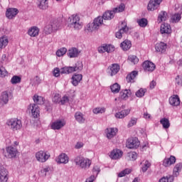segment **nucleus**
<instances>
[{"instance_id":"25","label":"nucleus","mask_w":182,"mask_h":182,"mask_svg":"<svg viewBox=\"0 0 182 182\" xmlns=\"http://www.w3.org/2000/svg\"><path fill=\"white\" fill-rule=\"evenodd\" d=\"M105 132L107 139H110L117 134L118 129L117 128H107Z\"/></svg>"},{"instance_id":"60","label":"nucleus","mask_w":182,"mask_h":182,"mask_svg":"<svg viewBox=\"0 0 182 182\" xmlns=\"http://www.w3.org/2000/svg\"><path fill=\"white\" fill-rule=\"evenodd\" d=\"M51 26H55V28H54V32L55 31H58V29H60V24H59L58 22H54V23H51Z\"/></svg>"},{"instance_id":"59","label":"nucleus","mask_w":182,"mask_h":182,"mask_svg":"<svg viewBox=\"0 0 182 182\" xmlns=\"http://www.w3.org/2000/svg\"><path fill=\"white\" fill-rule=\"evenodd\" d=\"M68 102H69V98L66 96H64L61 98L60 101V105H65V103H68Z\"/></svg>"},{"instance_id":"27","label":"nucleus","mask_w":182,"mask_h":182,"mask_svg":"<svg viewBox=\"0 0 182 182\" xmlns=\"http://www.w3.org/2000/svg\"><path fill=\"white\" fill-rule=\"evenodd\" d=\"M182 170V163H178L175 165L173 169V176L178 177L180 176V171Z\"/></svg>"},{"instance_id":"29","label":"nucleus","mask_w":182,"mask_h":182,"mask_svg":"<svg viewBox=\"0 0 182 182\" xmlns=\"http://www.w3.org/2000/svg\"><path fill=\"white\" fill-rule=\"evenodd\" d=\"M8 102H9V95L8 94V92H3L0 98V103L1 106L6 105Z\"/></svg>"},{"instance_id":"10","label":"nucleus","mask_w":182,"mask_h":182,"mask_svg":"<svg viewBox=\"0 0 182 182\" xmlns=\"http://www.w3.org/2000/svg\"><path fill=\"white\" fill-rule=\"evenodd\" d=\"M140 146V141L139 139L134 137V138H129L127 140V149H137Z\"/></svg>"},{"instance_id":"61","label":"nucleus","mask_w":182,"mask_h":182,"mask_svg":"<svg viewBox=\"0 0 182 182\" xmlns=\"http://www.w3.org/2000/svg\"><path fill=\"white\" fill-rule=\"evenodd\" d=\"M143 117L146 120H151V114H149V112H144Z\"/></svg>"},{"instance_id":"56","label":"nucleus","mask_w":182,"mask_h":182,"mask_svg":"<svg viewBox=\"0 0 182 182\" xmlns=\"http://www.w3.org/2000/svg\"><path fill=\"white\" fill-rule=\"evenodd\" d=\"M8 76V71L4 67H0V77Z\"/></svg>"},{"instance_id":"32","label":"nucleus","mask_w":182,"mask_h":182,"mask_svg":"<svg viewBox=\"0 0 182 182\" xmlns=\"http://www.w3.org/2000/svg\"><path fill=\"white\" fill-rule=\"evenodd\" d=\"M80 53V51H79L77 48H73L69 50L68 53V55L69 56V58H77Z\"/></svg>"},{"instance_id":"9","label":"nucleus","mask_w":182,"mask_h":182,"mask_svg":"<svg viewBox=\"0 0 182 182\" xmlns=\"http://www.w3.org/2000/svg\"><path fill=\"white\" fill-rule=\"evenodd\" d=\"M65 126H66V121L63 119H57L50 124V127L53 130H60Z\"/></svg>"},{"instance_id":"52","label":"nucleus","mask_w":182,"mask_h":182,"mask_svg":"<svg viewBox=\"0 0 182 182\" xmlns=\"http://www.w3.org/2000/svg\"><path fill=\"white\" fill-rule=\"evenodd\" d=\"M176 85L182 86V74L178 75L175 78Z\"/></svg>"},{"instance_id":"33","label":"nucleus","mask_w":182,"mask_h":182,"mask_svg":"<svg viewBox=\"0 0 182 182\" xmlns=\"http://www.w3.org/2000/svg\"><path fill=\"white\" fill-rule=\"evenodd\" d=\"M141 172L146 173V171H147V170H149V168H150L151 166V164L149 161L146 160L141 163Z\"/></svg>"},{"instance_id":"64","label":"nucleus","mask_w":182,"mask_h":182,"mask_svg":"<svg viewBox=\"0 0 182 182\" xmlns=\"http://www.w3.org/2000/svg\"><path fill=\"white\" fill-rule=\"evenodd\" d=\"M83 146V142H77V144H75V149H82Z\"/></svg>"},{"instance_id":"16","label":"nucleus","mask_w":182,"mask_h":182,"mask_svg":"<svg viewBox=\"0 0 182 182\" xmlns=\"http://www.w3.org/2000/svg\"><path fill=\"white\" fill-rule=\"evenodd\" d=\"M122 156L123 151H122L120 149H114L109 154V157L112 159V160H119V159H122Z\"/></svg>"},{"instance_id":"30","label":"nucleus","mask_w":182,"mask_h":182,"mask_svg":"<svg viewBox=\"0 0 182 182\" xmlns=\"http://www.w3.org/2000/svg\"><path fill=\"white\" fill-rule=\"evenodd\" d=\"M8 43H9V39L8 38V36H3L0 38V48L4 49V48H6L8 46Z\"/></svg>"},{"instance_id":"24","label":"nucleus","mask_w":182,"mask_h":182,"mask_svg":"<svg viewBox=\"0 0 182 182\" xmlns=\"http://www.w3.org/2000/svg\"><path fill=\"white\" fill-rule=\"evenodd\" d=\"M175 163L176 156H171L169 158H166L164 159L163 166H164V167H170V166H172V164H174Z\"/></svg>"},{"instance_id":"62","label":"nucleus","mask_w":182,"mask_h":182,"mask_svg":"<svg viewBox=\"0 0 182 182\" xmlns=\"http://www.w3.org/2000/svg\"><path fill=\"white\" fill-rule=\"evenodd\" d=\"M147 149H149V143L148 142H144L141 145V150H142V151H144V150H147Z\"/></svg>"},{"instance_id":"20","label":"nucleus","mask_w":182,"mask_h":182,"mask_svg":"<svg viewBox=\"0 0 182 182\" xmlns=\"http://www.w3.org/2000/svg\"><path fill=\"white\" fill-rule=\"evenodd\" d=\"M143 68L146 72H153L156 69V65L150 61H145L143 63Z\"/></svg>"},{"instance_id":"31","label":"nucleus","mask_w":182,"mask_h":182,"mask_svg":"<svg viewBox=\"0 0 182 182\" xmlns=\"http://www.w3.org/2000/svg\"><path fill=\"white\" fill-rule=\"evenodd\" d=\"M75 120L80 124L85 123V120H86L85 115H83V114L80 112H75Z\"/></svg>"},{"instance_id":"23","label":"nucleus","mask_w":182,"mask_h":182,"mask_svg":"<svg viewBox=\"0 0 182 182\" xmlns=\"http://www.w3.org/2000/svg\"><path fill=\"white\" fill-rule=\"evenodd\" d=\"M169 104L171 106H180V97L173 95L169 97Z\"/></svg>"},{"instance_id":"3","label":"nucleus","mask_w":182,"mask_h":182,"mask_svg":"<svg viewBox=\"0 0 182 182\" xmlns=\"http://www.w3.org/2000/svg\"><path fill=\"white\" fill-rule=\"evenodd\" d=\"M74 163L78 166L80 168H89L90 167V164H92V161L87 159L85 158L82 156H78L75 158Z\"/></svg>"},{"instance_id":"22","label":"nucleus","mask_w":182,"mask_h":182,"mask_svg":"<svg viewBox=\"0 0 182 182\" xmlns=\"http://www.w3.org/2000/svg\"><path fill=\"white\" fill-rule=\"evenodd\" d=\"M161 33L170 35L171 33V26L167 23H162L161 25Z\"/></svg>"},{"instance_id":"48","label":"nucleus","mask_w":182,"mask_h":182,"mask_svg":"<svg viewBox=\"0 0 182 182\" xmlns=\"http://www.w3.org/2000/svg\"><path fill=\"white\" fill-rule=\"evenodd\" d=\"M92 112L95 114H100L105 113L106 112V108L105 107H97V108H95L92 110Z\"/></svg>"},{"instance_id":"17","label":"nucleus","mask_w":182,"mask_h":182,"mask_svg":"<svg viewBox=\"0 0 182 182\" xmlns=\"http://www.w3.org/2000/svg\"><path fill=\"white\" fill-rule=\"evenodd\" d=\"M114 50V47L112 45H103L98 48L99 53H105V52H107V53H110V52H113Z\"/></svg>"},{"instance_id":"35","label":"nucleus","mask_w":182,"mask_h":182,"mask_svg":"<svg viewBox=\"0 0 182 182\" xmlns=\"http://www.w3.org/2000/svg\"><path fill=\"white\" fill-rule=\"evenodd\" d=\"M137 71H132L130 74L127 76V81L128 83L134 82V79H136V76H137Z\"/></svg>"},{"instance_id":"43","label":"nucleus","mask_w":182,"mask_h":182,"mask_svg":"<svg viewBox=\"0 0 182 182\" xmlns=\"http://www.w3.org/2000/svg\"><path fill=\"white\" fill-rule=\"evenodd\" d=\"M110 89L112 93H119L120 92V85L116 82L110 86Z\"/></svg>"},{"instance_id":"46","label":"nucleus","mask_w":182,"mask_h":182,"mask_svg":"<svg viewBox=\"0 0 182 182\" xmlns=\"http://www.w3.org/2000/svg\"><path fill=\"white\" fill-rule=\"evenodd\" d=\"M181 19V14H175L171 16V21L173 23H177Z\"/></svg>"},{"instance_id":"37","label":"nucleus","mask_w":182,"mask_h":182,"mask_svg":"<svg viewBox=\"0 0 182 182\" xmlns=\"http://www.w3.org/2000/svg\"><path fill=\"white\" fill-rule=\"evenodd\" d=\"M38 6L39 9H48V0H38Z\"/></svg>"},{"instance_id":"41","label":"nucleus","mask_w":182,"mask_h":182,"mask_svg":"<svg viewBox=\"0 0 182 182\" xmlns=\"http://www.w3.org/2000/svg\"><path fill=\"white\" fill-rule=\"evenodd\" d=\"M174 176L171 175H168L161 178L159 182H173Z\"/></svg>"},{"instance_id":"15","label":"nucleus","mask_w":182,"mask_h":182,"mask_svg":"<svg viewBox=\"0 0 182 182\" xmlns=\"http://www.w3.org/2000/svg\"><path fill=\"white\" fill-rule=\"evenodd\" d=\"M161 4V0H150L148 4V11H156Z\"/></svg>"},{"instance_id":"36","label":"nucleus","mask_w":182,"mask_h":182,"mask_svg":"<svg viewBox=\"0 0 182 182\" xmlns=\"http://www.w3.org/2000/svg\"><path fill=\"white\" fill-rule=\"evenodd\" d=\"M33 100L34 103H37V105H43L45 103V99L38 95H35Z\"/></svg>"},{"instance_id":"28","label":"nucleus","mask_w":182,"mask_h":182,"mask_svg":"<svg viewBox=\"0 0 182 182\" xmlns=\"http://www.w3.org/2000/svg\"><path fill=\"white\" fill-rule=\"evenodd\" d=\"M83 76L80 74H75L74 75H73L72 77V85H73V86H77V85H79V83H80V81L82 80Z\"/></svg>"},{"instance_id":"26","label":"nucleus","mask_w":182,"mask_h":182,"mask_svg":"<svg viewBox=\"0 0 182 182\" xmlns=\"http://www.w3.org/2000/svg\"><path fill=\"white\" fill-rule=\"evenodd\" d=\"M155 49L156 52H161V53H164L166 49H167V44L163 42H160L156 44Z\"/></svg>"},{"instance_id":"7","label":"nucleus","mask_w":182,"mask_h":182,"mask_svg":"<svg viewBox=\"0 0 182 182\" xmlns=\"http://www.w3.org/2000/svg\"><path fill=\"white\" fill-rule=\"evenodd\" d=\"M28 111L34 119H38L41 114V109L36 104H30L28 107Z\"/></svg>"},{"instance_id":"54","label":"nucleus","mask_w":182,"mask_h":182,"mask_svg":"<svg viewBox=\"0 0 182 182\" xmlns=\"http://www.w3.org/2000/svg\"><path fill=\"white\" fill-rule=\"evenodd\" d=\"M49 171H50V168L46 167L41 170V171L39 172V174L42 177H45L46 176V173H49Z\"/></svg>"},{"instance_id":"51","label":"nucleus","mask_w":182,"mask_h":182,"mask_svg":"<svg viewBox=\"0 0 182 182\" xmlns=\"http://www.w3.org/2000/svg\"><path fill=\"white\" fill-rule=\"evenodd\" d=\"M60 100H61L60 95L55 94L53 97V103L60 105Z\"/></svg>"},{"instance_id":"49","label":"nucleus","mask_w":182,"mask_h":182,"mask_svg":"<svg viewBox=\"0 0 182 182\" xmlns=\"http://www.w3.org/2000/svg\"><path fill=\"white\" fill-rule=\"evenodd\" d=\"M66 52H68V50L66 49V48H62L58 50H57L56 55L57 56L60 58V56H63V55H65Z\"/></svg>"},{"instance_id":"6","label":"nucleus","mask_w":182,"mask_h":182,"mask_svg":"<svg viewBox=\"0 0 182 182\" xmlns=\"http://www.w3.org/2000/svg\"><path fill=\"white\" fill-rule=\"evenodd\" d=\"M83 69V65L80 63H77L76 64L75 67H64L60 70L61 74H69V73H73V72H76L77 70H82Z\"/></svg>"},{"instance_id":"50","label":"nucleus","mask_w":182,"mask_h":182,"mask_svg":"<svg viewBox=\"0 0 182 182\" xmlns=\"http://www.w3.org/2000/svg\"><path fill=\"white\" fill-rule=\"evenodd\" d=\"M136 123H137V118L132 117L127 124V127H133V126H136Z\"/></svg>"},{"instance_id":"55","label":"nucleus","mask_w":182,"mask_h":182,"mask_svg":"<svg viewBox=\"0 0 182 182\" xmlns=\"http://www.w3.org/2000/svg\"><path fill=\"white\" fill-rule=\"evenodd\" d=\"M128 157L132 161H134L137 159V153L133 151L128 153Z\"/></svg>"},{"instance_id":"19","label":"nucleus","mask_w":182,"mask_h":182,"mask_svg":"<svg viewBox=\"0 0 182 182\" xmlns=\"http://www.w3.org/2000/svg\"><path fill=\"white\" fill-rule=\"evenodd\" d=\"M40 29L38 28V26H31L30 28H28L27 33L28 36H31V38H36V36H38Z\"/></svg>"},{"instance_id":"58","label":"nucleus","mask_w":182,"mask_h":182,"mask_svg":"<svg viewBox=\"0 0 182 182\" xmlns=\"http://www.w3.org/2000/svg\"><path fill=\"white\" fill-rule=\"evenodd\" d=\"M53 75V76H55V77H59V76L60 75V70H59V68H55Z\"/></svg>"},{"instance_id":"38","label":"nucleus","mask_w":182,"mask_h":182,"mask_svg":"<svg viewBox=\"0 0 182 182\" xmlns=\"http://www.w3.org/2000/svg\"><path fill=\"white\" fill-rule=\"evenodd\" d=\"M132 95V91L130 90H122L120 92V97L121 99H124L126 100Z\"/></svg>"},{"instance_id":"1","label":"nucleus","mask_w":182,"mask_h":182,"mask_svg":"<svg viewBox=\"0 0 182 182\" xmlns=\"http://www.w3.org/2000/svg\"><path fill=\"white\" fill-rule=\"evenodd\" d=\"M126 6L124 4H121L119 6L113 9L112 11H107L104 13L102 16H98L94 19L92 23H90L86 26V31L87 32H95L97 31L100 26L103 25V19L105 21H110L114 18V14H119V12H123Z\"/></svg>"},{"instance_id":"39","label":"nucleus","mask_w":182,"mask_h":182,"mask_svg":"<svg viewBox=\"0 0 182 182\" xmlns=\"http://www.w3.org/2000/svg\"><path fill=\"white\" fill-rule=\"evenodd\" d=\"M168 16H167V12L161 11L158 16V21L163 22L164 21H167Z\"/></svg>"},{"instance_id":"47","label":"nucleus","mask_w":182,"mask_h":182,"mask_svg":"<svg viewBox=\"0 0 182 182\" xmlns=\"http://www.w3.org/2000/svg\"><path fill=\"white\" fill-rule=\"evenodd\" d=\"M146 92H147L146 89L140 88L138 91L136 92V97H143L144 95H146Z\"/></svg>"},{"instance_id":"34","label":"nucleus","mask_w":182,"mask_h":182,"mask_svg":"<svg viewBox=\"0 0 182 182\" xmlns=\"http://www.w3.org/2000/svg\"><path fill=\"white\" fill-rule=\"evenodd\" d=\"M120 47L122 50H129L132 48V42L129 40H125L121 43Z\"/></svg>"},{"instance_id":"21","label":"nucleus","mask_w":182,"mask_h":182,"mask_svg":"<svg viewBox=\"0 0 182 182\" xmlns=\"http://www.w3.org/2000/svg\"><path fill=\"white\" fill-rule=\"evenodd\" d=\"M131 109L128 108L127 109L122 110L115 114L114 117L116 119H124L126 116H129L130 114Z\"/></svg>"},{"instance_id":"40","label":"nucleus","mask_w":182,"mask_h":182,"mask_svg":"<svg viewBox=\"0 0 182 182\" xmlns=\"http://www.w3.org/2000/svg\"><path fill=\"white\" fill-rule=\"evenodd\" d=\"M160 123L164 129H168L170 127V121L167 118L161 119Z\"/></svg>"},{"instance_id":"42","label":"nucleus","mask_w":182,"mask_h":182,"mask_svg":"<svg viewBox=\"0 0 182 182\" xmlns=\"http://www.w3.org/2000/svg\"><path fill=\"white\" fill-rule=\"evenodd\" d=\"M22 80V78L20 76L18 75H14L10 82L11 85H18V83H21V81Z\"/></svg>"},{"instance_id":"18","label":"nucleus","mask_w":182,"mask_h":182,"mask_svg":"<svg viewBox=\"0 0 182 182\" xmlns=\"http://www.w3.org/2000/svg\"><path fill=\"white\" fill-rule=\"evenodd\" d=\"M18 9L10 8L6 10V16L8 19H14L18 15Z\"/></svg>"},{"instance_id":"8","label":"nucleus","mask_w":182,"mask_h":182,"mask_svg":"<svg viewBox=\"0 0 182 182\" xmlns=\"http://www.w3.org/2000/svg\"><path fill=\"white\" fill-rule=\"evenodd\" d=\"M9 178V172L8 169L0 164V182H7Z\"/></svg>"},{"instance_id":"63","label":"nucleus","mask_w":182,"mask_h":182,"mask_svg":"<svg viewBox=\"0 0 182 182\" xmlns=\"http://www.w3.org/2000/svg\"><path fill=\"white\" fill-rule=\"evenodd\" d=\"M95 180H96V176L95 175H92L85 181V182H93Z\"/></svg>"},{"instance_id":"45","label":"nucleus","mask_w":182,"mask_h":182,"mask_svg":"<svg viewBox=\"0 0 182 182\" xmlns=\"http://www.w3.org/2000/svg\"><path fill=\"white\" fill-rule=\"evenodd\" d=\"M137 23L141 28H146L147 26L148 21L146 18H140L137 20Z\"/></svg>"},{"instance_id":"11","label":"nucleus","mask_w":182,"mask_h":182,"mask_svg":"<svg viewBox=\"0 0 182 182\" xmlns=\"http://www.w3.org/2000/svg\"><path fill=\"white\" fill-rule=\"evenodd\" d=\"M122 26H123L121 28V29L115 34L116 38H117L118 39H122V38L126 36L129 31V27L127 26L126 22H122Z\"/></svg>"},{"instance_id":"57","label":"nucleus","mask_w":182,"mask_h":182,"mask_svg":"<svg viewBox=\"0 0 182 182\" xmlns=\"http://www.w3.org/2000/svg\"><path fill=\"white\" fill-rule=\"evenodd\" d=\"M46 29H47L48 33H52V32H55L54 29H56V28L55 26L53 27L51 24H49L46 27Z\"/></svg>"},{"instance_id":"44","label":"nucleus","mask_w":182,"mask_h":182,"mask_svg":"<svg viewBox=\"0 0 182 182\" xmlns=\"http://www.w3.org/2000/svg\"><path fill=\"white\" fill-rule=\"evenodd\" d=\"M128 62L132 65H136V63H139V58L136 55H129L128 57Z\"/></svg>"},{"instance_id":"12","label":"nucleus","mask_w":182,"mask_h":182,"mask_svg":"<svg viewBox=\"0 0 182 182\" xmlns=\"http://www.w3.org/2000/svg\"><path fill=\"white\" fill-rule=\"evenodd\" d=\"M55 160L57 164H68L69 163V156L65 153H62Z\"/></svg>"},{"instance_id":"4","label":"nucleus","mask_w":182,"mask_h":182,"mask_svg":"<svg viewBox=\"0 0 182 182\" xmlns=\"http://www.w3.org/2000/svg\"><path fill=\"white\" fill-rule=\"evenodd\" d=\"M71 26L76 31H79L83 28V23L80 21V17L76 14H73L70 18Z\"/></svg>"},{"instance_id":"5","label":"nucleus","mask_w":182,"mask_h":182,"mask_svg":"<svg viewBox=\"0 0 182 182\" xmlns=\"http://www.w3.org/2000/svg\"><path fill=\"white\" fill-rule=\"evenodd\" d=\"M35 157L37 161H39V163H46V161H48V160H49V157H50V154H49V152L48 151H39L36 153Z\"/></svg>"},{"instance_id":"13","label":"nucleus","mask_w":182,"mask_h":182,"mask_svg":"<svg viewBox=\"0 0 182 182\" xmlns=\"http://www.w3.org/2000/svg\"><path fill=\"white\" fill-rule=\"evenodd\" d=\"M7 155H5L8 159H14V157H16V154H18V149L15 146H8L6 149Z\"/></svg>"},{"instance_id":"2","label":"nucleus","mask_w":182,"mask_h":182,"mask_svg":"<svg viewBox=\"0 0 182 182\" xmlns=\"http://www.w3.org/2000/svg\"><path fill=\"white\" fill-rule=\"evenodd\" d=\"M6 124L13 132H18V130L22 129V121L18 118L7 119Z\"/></svg>"},{"instance_id":"14","label":"nucleus","mask_w":182,"mask_h":182,"mask_svg":"<svg viewBox=\"0 0 182 182\" xmlns=\"http://www.w3.org/2000/svg\"><path fill=\"white\" fill-rule=\"evenodd\" d=\"M119 70L120 66L118 64H112L108 67L107 72L109 76H114V75H117Z\"/></svg>"},{"instance_id":"53","label":"nucleus","mask_w":182,"mask_h":182,"mask_svg":"<svg viewBox=\"0 0 182 182\" xmlns=\"http://www.w3.org/2000/svg\"><path fill=\"white\" fill-rule=\"evenodd\" d=\"M130 173H132V171L129 168H126L118 173V177H124V176L130 174Z\"/></svg>"}]
</instances>
